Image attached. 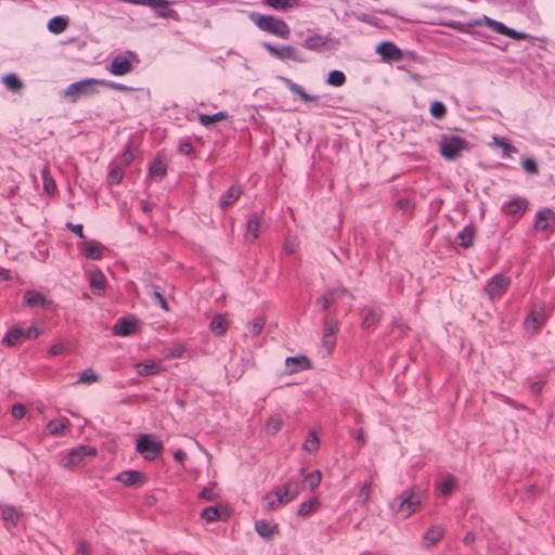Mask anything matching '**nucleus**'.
<instances>
[{"label":"nucleus","mask_w":555,"mask_h":555,"mask_svg":"<svg viewBox=\"0 0 555 555\" xmlns=\"http://www.w3.org/2000/svg\"><path fill=\"white\" fill-rule=\"evenodd\" d=\"M98 86H103L115 90L126 89L125 86L117 82L95 78H86L68 85L66 89L63 91V96L69 102L75 103L81 96H88L96 93L98 90L95 89V87Z\"/></svg>","instance_id":"f257e3e1"},{"label":"nucleus","mask_w":555,"mask_h":555,"mask_svg":"<svg viewBox=\"0 0 555 555\" xmlns=\"http://www.w3.org/2000/svg\"><path fill=\"white\" fill-rule=\"evenodd\" d=\"M425 499V491L420 488H413L403 491L399 496L395 498L389 507L397 515L408 518L421 507Z\"/></svg>","instance_id":"f03ea898"},{"label":"nucleus","mask_w":555,"mask_h":555,"mask_svg":"<svg viewBox=\"0 0 555 555\" xmlns=\"http://www.w3.org/2000/svg\"><path fill=\"white\" fill-rule=\"evenodd\" d=\"M250 20L259 29L272 34L279 38L288 39L291 35L289 26L283 20L273 15L253 13L250 14Z\"/></svg>","instance_id":"7ed1b4c3"},{"label":"nucleus","mask_w":555,"mask_h":555,"mask_svg":"<svg viewBox=\"0 0 555 555\" xmlns=\"http://www.w3.org/2000/svg\"><path fill=\"white\" fill-rule=\"evenodd\" d=\"M468 142L454 134H443L439 142V151L441 156L448 160H454L464 150H468Z\"/></svg>","instance_id":"20e7f679"},{"label":"nucleus","mask_w":555,"mask_h":555,"mask_svg":"<svg viewBox=\"0 0 555 555\" xmlns=\"http://www.w3.org/2000/svg\"><path fill=\"white\" fill-rule=\"evenodd\" d=\"M262 47L272 55L273 57L286 62V61H293L296 63H307L308 59L306 57L305 53L300 51L299 49L289 46V44H282V46H274L270 42H262Z\"/></svg>","instance_id":"39448f33"},{"label":"nucleus","mask_w":555,"mask_h":555,"mask_svg":"<svg viewBox=\"0 0 555 555\" xmlns=\"http://www.w3.org/2000/svg\"><path fill=\"white\" fill-rule=\"evenodd\" d=\"M135 451L145 460L153 461L163 453L164 444L155 436L142 434L137 439Z\"/></svg>","instance_id":"423d86ee"},{"label":"nucleus","mask_w":555,"mask_h":555,"mask_svg":"<svg viewBox=\"0 0 555 555\" xmlns=\"http://www.w3.org/2000/svg\"><path fill=\"white\" fill-rule=\"evenodd\" d=\"M301 475L291 478L283 487L273 489V494L279 504H286L294 501L304 489L301 486Z\"/></svg>","instance_id":"0eeeda50"},{"label":"nucleus","mask_w":555,"mask_h":555,"mask_svg":"<svg viewBox=\"0 0 555 555\" xmlns=\"http://www.w3.org/2000/svg\"><path fill=\"white\" fill-rule=\"evenodd\" d=\"M267 225L263 218V211H254L248 215L246 221L245 242L253 244L259 237V233Z\"/></svg>","instance_id":"6e6552de"},{"label":"nucleus","mask_w":555,"mask_h":555,"mask_svg":"<svg viewBox=\"0 0 555 555\" xmlns=\"http://www.w3.org/2000/svg\"><path fill=\"white\" fill-rule=\"evenodd\" d=\"M511 284V279L503 274L492 276L483 287L485 294L490 300L502 297Z\"/></svg>","instance_id":"1a4fd4ad"},{"label":"nucleus","mask_w":555,"mask_h":555,"mask_svg":"<svg viewBox=\"0 0 555 555\" xmlns=\"http://www.w3.org/2000/svg\"><path fill=\"white\" fill-rule=\"evenodd\" d=\"M96 454V449L91 446H78L73 448L67 455L63 459V466L66 468H74L75 466L81 464L87 456H94Z\"/></svg>","instance_id":"9d476101"},{"label":"nucleus","mask_w":555,"mask_h":555,"mask_svg":"<svg viewBox=\"0 0 555 555\" xmlns=\"http://www.w3.org/2000/svg\"><path fill=\"white\" fill-rule=\"evenodd\" d=\"M131 59H137L132 51H128L126 55H117L111 62L109 72L115 76H122L132 70Z\"/></svg>","instance_id":"9b49d317"},{"label":"nucleus","mask_w":555,"mask_h":555,"mask_svg":"<svg viewBox=\"0 0 555 555\" xmlns=\"http://www.w3.org/2000/svg\"><path fill=\"white\" fill-rule=\"evenodd\" d=\"M481 22H482V26H487V27L491 28L492 30H494L495 33L507 36L512 39L520 40V39L527 38V35L525 33H520L513 28H509L506 25H504L503 23L492 20L486 15H483L481 17Z\"/></svg>","instance_id":"f8f14e48"},{"label":"nucleus","mask_w":555,"mask_h":555,"mask_svg":"<svg viewBox=\"0 0 555 555\" xmlns=\"http://www.w3.org/2000/svg\"><path fill=\"white\" fill-rule=\"evenodd\" d=\"M345 295H348L350 298L353 296L348 292L345 287H336L327 291L324 295H322L317 300V305L321 306L323 311H327L328 308L340 300Z\"/></svg>","instance_id":"ddd939ff"},{"label":"nucleus","mask_w":555,"mask_h":555,"mask_svg":"<svg viewBox=\"0 0 555 555\" xmlns=\"http://www.w3.org/2000/svg\"><path fill=\"white\" fill-rule=\"evenodd\" d=\"M528 201L524 197H514L502 205V211L518 220L527 210Z\"/></svg>","instance_id":"4468645a"},{"label":"nucleus","mask_w":555,"mask_h":555,"mask_svg":"<svg viewBox=\"0 0 555 555\" xmlns=\"http://www.w3.org/2000/svg\"><path fill=\"white\" fill-rule=\"evenodd\" d=\"M138 320L134 317L120 318L113 326V334L115 336L126 337L137 332Z\"/></svg>","instance_id":"2eb2a0df"},{"label":"nucleus","mask_w":555,"mask_h":555,"mask_svg":"<svg viewBox=\"0 0 555 555\" xmlns=\"http://www.w3.org/2000/svg\"><path fill=\"white\" fill-rule=\"evenodd\" d=\"M482 26L481 17L470 20L467 23H462L459 21H451L448 23V27L452 28L453 30H456L462 34H472L478 38H485L486 35L482 31L479 30H472L473 28Z\"/></svg>","instance_id":"dca6fc26"},{"label":"nucleus","mask_w":555,"mask_h":555,"mask_svg":"<svg viewBox=\"0 0 555 555\" xmlns=\"http://www.w3.org/2000/svg\"><path fill=\"white\" fill-rule=\"evenodd\" d=\"M83 244L79 246V251L86 258L91 260H100L103 257L105 247L94 240H83Z\"/></svg>","instance_id":"f3484780"},{"label":"nucleus","mask_w":555,"mask_h":555,"mask_svg":"<svg viewBox=\"0 0 555 555\" xmlns=\"http://www.w3.org/2000/svg\"><path fill=\"white\" fill-rule=\"evenodd\" d=\"M333 41L331 34L308 36L301 43V47L315 52H321L327 44Z\"/></svg>","instance_id":"a211bd4d"},{"label":"nucleus","mask_w":555,"mask_h":555,"mask_svg":"<svg viewBox=\"0 0 555 555\" xmlns=\"http://www.w3.org/2000/svg\"><path fill=\"white\" fill-rule=\"evenodd\" d=\"M376 53L382 55L385 61H400L402 51L392 42L384 41L376 47Z\"/></svg>","instance_id":"6ab92c4d"},{"label":"nucleus","mask_w":555,"mask_h":555,"mask_svg":"<svg viewBox=\"0 0 555 555\" xmlns=\"http://www.w3.org/2000/svg\"><path fill=\"white\" fill-rule=\"evenodd\" d=\"M24 304L30 308H49L52 300L48 299L42 293L36 291H27L23 296Z\"/></svg>","instance_id":"aec40b11"},{"label":"nucleus","mask_w":555,"mask_h":555,"mask_svg":"<svg viewBox=\"0 0 555 555\" xmlns=\"http://www.w3.org/2000/svg\"><path fill=\"white\" fill-rule=\"evenodd\" d=\"M383 317V310L379 307H370L363 309L362 327L365 330L374 328Z\"/></svg>","instance_id":"412c9836"},{"label":"nucleus","mask_w":555,"mask_h":555,"mask_svg":"<svg viewBox=\"0 0 555 555\" xmlns=\"http://www.w3.org/2000/svg\"><path fill=\"white\" fill-rule=\"evenodd\" d=\"M115 479L128 487L141 486L145 481L144 475L139 470H124Z\"/></svg>","instance_id":"4be33fe9"},{"label":"nucleus","mask_w":555,"mask_h":555,"mask_svg":"<svg viewBox=\"0 0 555 555\" xmlns=\"http://www.w3.org/2000/svg\"><path fill=\"white\" fill-rule=\"evenodd\" d=\"M243 190L238 184H233L229 190L222 194L219 201V207L222 210H227L231 207L242 195Z\"/></svg>","instance_id":"5701e85b"},{"label":"nucleus","mask_w":555,"mask_h":555,"mask_svg":"<svg viewBox=\"0 0 555 555\" xmlns=\"http://www.w3.org/2000/svg\"><path fill=\"white\" fill-rule=\"evenodd\" d=\"M456 487L457 479L451 474L443 475L441 479L436 483V490L442 496L450 495Z\"/></svg>","instance_id":"b1692460"},{"label":"nucleus","mask_w":555,"mask_h":555,"mask_svg":"<svg viewBox=\"0 0 555 555\" xmlns=\"http://www.w3.org/2000/svg\"><path fill=\"white\" fill-rule=\"evenodd\" d=\"M280 79L284 82V85L288 88V90L292 93L298 95L304 102H312L319 99V96L317 95L308 94L301 86L294 82L292 79L287 77H281Z\"/></svg>","instance_id":"393cba45"},{"label":"nucleus","mask_w":555,"mask_h":555,"mask_svg":"<svg viewBox=\"0 0 555 555\" xmlns=\"http://www.w3.org/2000/svg\"><path fill=\"white\" fill-rule=\"evenodd\" d=\"M22 339H24V330L13 326L5 333L1 344L10 348L16 346Z\"/></svg>","instance_id":"a878e982"},{"label":"nucleus","mask_w":555,"mask_h":555,"mask_svg":"<svg viewBox=\"0 0 555 555\" xmlns=\"http://www.w3.org/2000/svg\"><path fill=\"white\" fill-rule=\"evenodd\" d=\"M255 530L261 538L270 539L278 532L279 527L276 524L261 519L255 522Z\"/></svg>","instance_id":"bb28decb"},{"label":"nucleus","mask_w":555,"mask_h":555,"mask_svg":"<svg viewBox=\"0 0 555 555\" xmlns=\"http://www.w3.org/2000/svg\"><path fill=\"white\" fill-rule=\"evenodd\" d=\"M285 363L289 373H297L310 366V361L305 356L288 357L286 358Z\"/></svg>","instance_id":"cd10ccee"},{"label":"nucleus","mask_w":555,"mask_h":555,"mask_svg":"<svg viewBox=\"0 0 555 555\" xmlns=\"http://www.w3.org/2000/svg\"><path fill=\"white\" fill-rule=\"evenodd\" d=\"M304 474H305V468H300L298 475H301L300 482H301V486L304 489L307 486L310 490H313L320 485L321 478H322L320 470H313L312 473L308 474L307 476H304Z\"/></svg>","instance_id":"c85d7f7f"},{"label":"nucleus","mask_w":555,"mask_h":555,"mask_svg":"<svg viewBox=\"0 0 555 555\" xmlns=\"http://www.w3.org/2000/svg\"><path fill=\"white\" fill-rule=\"evenodd\" d=\"M68 23H69V20H68L67 16L57 15V16L52 17L48 22V26L47 27H48L50 33L59 35V34L63 33L67 28Z\"/></svg>","instance_id":"c756f323"},{"label":"nucleus","mask_w":555,"mask_h":555,"mask_svg":"<svg viewBox=\"0 0 555 555\" xmlns=\"http://www.w3.org/2000/svg\"><path fill=\"white\" fill-rule=\"evenodd\" d=\"M443 535V528L440 526H431L424 534L423 544L426 547L435 545Z\"/></svg>","instance_id":"7c9ffc66"},{"label":"nucleus","mask_w":555,"mask_h":555,"mask_svg":"<svg viewBox=\"0 0 555 555\" xmlns=\"http://www.w3.org/2000/svg\"><path fill=\"white\" fill-rule=\"evenodd\" d=\"M228 117L229 115L225 111H220L212 115L199 113L197 116L199 124L204 127H210L218 121L225 120Z\"/></svg>","instance_id":"2f4dec72"},{"label":"nucleus","mask_w":555,"mask_h":555,"mask_svg":"<svg viewBox=\"0 0 555 555\" xmlns=\"http://www.w3.org/2000/svg\"><path fill=\"white\" fill-rule=\"evenodd\" d=\"M475 229L473 225H466L457 235L456 242L463 248H468L473 245Z\"/></svg>","instance_id":"473e14b6"},{"label":"nucleus","mask_w":555,"mask_h":555,"mask_svg":"<svg viewBox=\"0 0 555 555\" xmlns=\"http://www.w3.org/2000/svg\"><path fill=\"white\" fill-rule=\"evenodd\" d=\"M135 366H137L138 374L140 376L156 375L163 370L162 364L158 362H150V363L139 362Z\"/></svg>","instance_id":"72a5a7b5"},{"label":"nucleus","mask_w":555,"mask_h":555,"mask_svg":"<svg viewBox=\"0 0 555 555\" xmlns=\"http://www.w3.org/2000/svg\"><path fill=\"white\" fill-rule=\"evenodd\" d=\"M266 4L278 11H288L300 5L299 0H263Z\"/></svg>","instance_id":"f704fd0d"},{"label":"nucleus","mask_w":555,"mask_h":555,"mask_svg":"<svg viewBox=\"0 0 555 555\" xmlns=\"http://www.w3.org/2000/svg\"><path fill=\"white\" fill-rule=\"evenodd\" d=\"M2 519L7 525L15 526L20 519L18 511L11 505L1 506Z\"/></svg>","instance_id":"c9c22d12"},{"label":"nucleus","mask_w":555,"mask_h":555,"mask_svg":"<svg viewBox=\"0 0 555 555\" xmlns=\"http://www.w3.org/2000/svg\"><path fill=\"white\" fill-rule=\"evenodd\" d=\"M210 331L220 336L222 334L225 333L227 328H228V321L224 317L218 314V315H215L212 318V320L210 321Z\"/></svg>","instance_id":"e433bc0d"},{"label":"nucleus","mask_w":555,"mask_h":555,"mask_svg":"<svg viewBox=\"0 0 555 555\" xmlns=\"http://www.w3.org/2000/svg\"><path fill=\"white\" fill-rule=\"evenodd\" d=\"M149 172L152 177L163 179L167 175V165L163 159L156 158L150 165Z\"/></svg>","instance_id":"4c0bfd02"},{"label":"nucleus","mask_w":555,"mask_h":555,"mask_svg":"<svg viewBox=\"0 0 555 555\" xmlns=\"http://www.w3.org/2000/svg\"><path fill=\"white\" fill-rule=\"evenodd\" d=\"M554 214L551 209L548 208H545V209H542V210H539L535 215V221H534V228L537 230H546L548 224H547V219L553 217Z\"/></svg>","instance_id":"58836bf2"},{"label":"nucleus","mask_w":555,"mask_h":555,"mask_svg":"<svg viewBox=\"0 0 555 555\" xmlns=\"http://www.w3.org/2000/svg\"><path fill=\"white\" fill-rule=\"evenodd\" d=\"M2 82L12 92H18L23 88L22 80L15 74L3 75Z\"/></svg>","instance_id":"ea45409f"},{"label":"nucleus","mask_w":555,"mask_h":555,"mask_svg":"<svg viewBox=\"0 0 555 555\" xmlns=\"http://www.w3.org/2000/svg\"><path fill=\"white\" fill-rule=\"evenodd\" d=\"M106 285V279L101 270H95L90 276V287L93 291H104Z\"/></svg>","instance_id":"a19ab883"},{"label":"nucleus","mask_w":555,"mask_h":555,"mask_svg":"<svg viewBox=\"0 0 555 555\" xmlns=\"http://www.w3.org/2000/svg\"><path fill=\"white\" fill-rule=\"evenodd\" d=\"M202 518L207 522H214L222 518V508L219 506H208L203 509Z\"/></svg>","instance_id":"79ce46f5"},{"label":"nucleus","mask_w":555,"mask_h":555,"mask_svg":"<svg viewBox=\"0 0 555 555\" xmlns=\"http://www.w3.org/2000/svg\"><path fill=\"white\" fill-rule=\"evenodd\" d=\"M67 426H68V421L66 423L57 422V421H50L47 424L46 429L51 436L60 437L65 434Z\"/></svg>","instance_id":"37998d69"},{"label":"nucleus","mask_w":555,"mask_h":555,"mask_svg":"<svg viewBox=\"0 0 555 555\" xmlns=\"http://www.w3.org/2000/svg\"><path fill=\"white\" fill-rule=\"evenodd\" d=\"M346 82V75L338 69L331 70L326 78V83L333 87H341Z\"/></svg>","instance_id":"c03bdc74"},{"label":"nucleus","mask_w":555,"mask_h":555,"mask_svg":"<svg viewBox=\"0 0 555 555\" xmlns=\"http://www.w3.org/2000/svg\"><path fill=\"white\" fill-rule=\"evenodd\" d=\"M339 330L338 322L325 317L323 319V334L324 336H336V333Z\"/></svg>","instance_id":"a18cd8bd"},{"label":"nucleus","mask_w":555,"mask_h":555,"mask_svg":"<svg viewBox=\"0 0 555 555\" xmlns=\"http://www.w3.org/2000/svg\"><path fill=\"white\" fill-rule=\"evenodd\" d=\"M544 323H545V317L542 313L535 312V311H531L530 314L526 319V324L527 325L532 324L534 330L542 327Z\"/></svg>","instance_id":"49530a36"},{"label":"nucleus","mask_w":555,"mask_h":555,"mask_svg":"<svg viewBox=\"0 0 555 555\" xmlns=\"http://www.w3.org/2000/svg\"><path fill=\"white\" fill-rule=\"evenodd\" d=\"M430 115L435 118L442 119L447 115V107L440 101H434L429 107Z\"/></svg>","instance_id":"de8ad7c7"},{"label":"nucleus","mask_w":555,"mask_h":555,"mask_svg":"<svg viewBox=\"0 0 555 555\" xmlns=\"http://www.w3.org/2000/svg\"><path fill=\"white\" fill-rule=\"evenodd\" d=\"M318 447H319V438L317 437L315 433L310 431L304 442L302 448L305 451H307L308 453L311 454L317 451Z\"/></svg>","instance_id":"09e8293b"},{"label":"nucleus","mask_w":555,"mask_h":555,"mask_svg":"<svg viewBox=\"0 0 555 555\" xmlns=\"http://www.w3.org/2000/svg\"><path fill=\"white\" fill-rule=\"evenodd\" d=\"M318 505V499L315 498H312L308 501H305L302 502L299 506H298V515L299 516H302V517H306L308 515H310V513L314 509V507Z\"/></svg>","instance_id":"8fccbe9b"},{"label":"nucleus","mask_w":555,"mask_h":555,"mask_svg":"<svg viewBox=\"0 0 555 555\" xmlns=\"http://www.w3.org/2000/svg\"><path fill=\"white\" fill-rule=\"evenodd\" d=\"M371 491H372L371 483L365 482L359 491V494L357 498V503L361 506H365L371 498Z\"/></svg>","instance_id":"3c124183"},{"label":"nucleus","mask_w":555,"mask_h":555,"mask_svg":"<svg viewBox=\"0 0 555 555\" xmlns=\"http://www.w3.org/2000/svg\"><path fill=\"white\" fill-rule=\"evenodd\" d=\"M124 172L122 169L118 166H115L109 169L107 175V181L109 184L117 185L122 181Z\"/></svg>","instance_id":"603ef678"},{"label":"nucleus","mask_w":555,"mask_h":555,"mask_svg":"<svg viewBox=\"0 0 555 555\" xmlns=\"http://www.w3.org/2000/svg\"><path fill=\"white\" fill-rule=\"evenodd\" d=\"M151 287L153 289L152 296H153L154 300L158 302V305L160 306V308L163 310L168 311L169 310L168 304H167V300H166V298L164 297V295L162 293L160 287L157 286V285H152Z\"/></svg>","instance_id":"864d4df0"},{"label":"nucleus","mask_w":555,"mask_h":555,"mask_svg":"<svg viewBox=\"0 0 555 555\" xmlns=\"http://www.w3.org/2000/svg\"><path fill=\"white\" fill-rule=\"evenodd\" d=\"M98 379L99 375L92 369H86L79 375L78 383L90 384Z\"/></svg>","instance_id":"5fc2aeb1"},{"label":"nucleus","mask_w":555,"mask_h":555,"mask_svg":"<svg viewBox=\"0 0 555 555\" xmlns=\"http://www.w3.org/2000/svg\"><path fill=\"white\" fill-rule=\"evenodd\" d=\"M354 18L359 22L366 23L372 26H378L379 20L373 15L366 14V13H353Z\"/></svg>","instance_id":"6e6d98bb"},{"label":"nucleus","mask_w":555,"mask_h":555,"mask_svg":"<svg viewBox=\"0 0 555 555\" xmlns=\"http://www.w3.org/2000/svg\"><path fill=\"white\" fill-rule=\"evenodd\" d=\"M521 167L522 169L530 173V175H535L538 173V165H537V162L533 159V158H530V157H525L521 159Z\"/></svg>","instance_id":"4d7b16f0"},{"label":"nucleus","mask_w":555,"mask_h":555,"mask_svg":"<svg viewBox=\"0 0 555 555\" xmlns=\"http://www.w3.org/2000/svg\"><path fill=\"white\" fill-rule=\"evenodd\" d=\"M264 326V319L262 318H257L255 320H253L249 324V333L253 335V336H258L262 328Z\"/></svg>","instance_id":"13d9d810"},{"label":"nucleus","mask_w":555,"mask_h":555,"mask_svg":"<svg viewBox=\"0 0 555 555\" xmlns=\"http://www.w3.org/2000/svg\"><path fill=\"white\" fill-rule=\"evenodd\" d=\"M184 352V348L182 346H177L173 348H167L164 350V356L167 359H178L181 358Z\"/></svg>","instance_id":"bf43d9fd"},{"label":"nucleus","mask_w":555,"mask_h":555,"mask_svg":"<svg viewBox=\"0 0 555 555\" xmlns=\"http://www.w3.org/2000/svg\"><path fill=\"white\" fill-rule=\"evenodd\" d=\"M27 409L22 403H15L13 404L11 409V414L15 420H21L26 415Z\"/></svg>","instance_id":"052dcab7"},{"label":"nucleus","mask_w":555,"mask_h":555,"mask_svg":"<svg viewBox=\"0 0 555 555\" xmlns=\"http://www.w3.org/2000/svg\"><path fill=\"white\" fill-rule=\"evenodd\" d=\"M282 427V421L275 417H271L267 422V429L271 435H275Z\"/></svg>","instance_id":"680f3d73"},{"label":"nucleus","mask_w":555,"mask_h":555,"mask_svg":"<svg viewBox=\"0 0 555 555\" xmlns=\"http://www.w3.org/2000/svg\"><path fill=\"white\" fill-rule=\"evenodd\" d=\"M42 333V330L37 326H30L28 330H24V339H36Z\"/></svg>","instance_id":"e2e57ef3"},{"label":"nucleus","mask_w":555,"mask_h":555,"mask_svg":"<svg viewBox=\"0 0 555 555\" xmlns=\"http://www.w3.org/2000/svg\"><path fill=\"white\" fill-rule=\"evenodd\" d=\"M66 228L70 230L73 233H75L78 237L81 240H86V236L83 234V227L80 223L74 224L72 222L66 223Z\"/></svg>","instance_id":"0e129e2a"},{"label":"nucleus","mask_w":555,"mask_h":555,"mask_svg":"<svg viewBox=\"0 0 555 555\" xmlns=\"http://www.w3.org/2000/svg\"><path fill=\"white\" fill-rule=\"evenodd\" d=\"M545 385L544 380H535L529 385V391L532 396H539Z\"/></svg>","instance_id":"69168bd1"},{"label":"nucleus","mask_w":555,"mask_h":555,"mask_svg":"<svg viewBox=\"0 0 555 555\" xmlns=\"http://www.w3.org/2000/svg\"><path fill=\"white\" fill-rule=\"evenodd\" d=\"M43 189L48 194H53L56 189V184H55L54 180L50 177H44L43 178Z\"/></svg>","instance_id":"338daca9"},{"label":"nucleus","mask_w":555,"mask_h":555,"mask_svg":"<svg viewBox=\"0 0 555 555\" xmlns=\"http://www.w3.org/2000/svg\"><path fill=\"white\" fill-rule=\"evenodd\" d=\"M336 344V336H324L322 337L323 347L330 352Z\"/></svg>","instance_id":"774afa93"}]
</instances>
